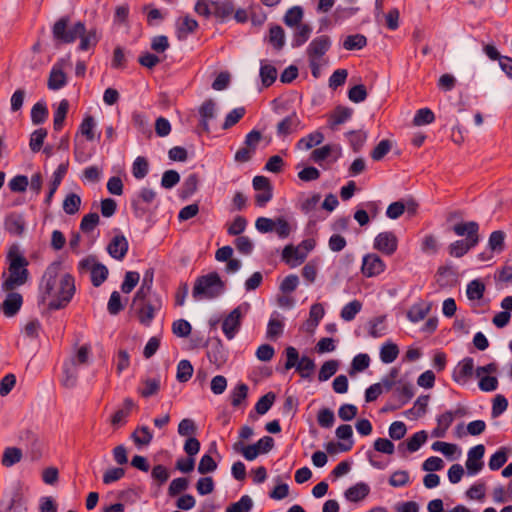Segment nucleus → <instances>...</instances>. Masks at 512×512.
<instances>
[{
    "instance_id": "c85d7f7f",
    "label": "nucleus",
    "mask_w": 512,
    "mask_h": 512,
    "mask_svg": "<svg viewBox=\"0 0 512 512\" xmlns=\"http://www.w3.org/2000/svg\"><path fill=\"white\" fill-rule=\"evenodd\" d=\"M370 492V488L368 484L364 482H359L351 487H349L344 495L348 501L351 502H359L366 498Z\"/></svg>"
},
{
    "instance_id": "e433bc0d",
    "label": "nucleus",
    "mask_w": 512,
    "mask_h": 512,
    "mask_svg": "<svg viewBox=\"0 0 512 512\" xmlns=\"http://www.w3.org/2000/svg\"><path fill=\"white\" fill-rule=\"evenodd\" d=\"M69 110V102L63 99L56 111L54 112L53 127L55 131H60L63 128L65 118Z\"/></svg>"
},
{
    "instance_id": "f8f14e48",
    "label": "nucleus",
    "mask_w": 512,
    "mask_h": 512,
    "mask_svg": "<svg viewBox=\"0 0 512 512\" xmlns=\"http://www.w3.org/2000/svg\"><path fill=\"white\" fill-rule=\"evenodd\" d=\"M242 312L240 307L234 308L223 320L222 330L227 339L235 337L241 326Z\"/></svg>"
},
{
    "instance_id": "0e129e2a",
    "label": "nucleus",
    "mask_w": 512,
    "mask_h": 512,
    "mask_svg": "<svg viewBox=\"0 0 512 512\" xmlns=\"http://www.w3.org/2000/svg\"><path fill=\"white\" fill-rule=\"evenodd\" d=\"M252 506V499L248 495H243L239 501L230 504L226 512H249Z\"/></svg>"
},
{
    "instance_id": "79ce46f5",
    "label": "nucleus",
    "mask_w": 512,
    "mask_h": 512,
    "mask_svg": "<svg viewBox=\"0 0 512 512\" xmlns=\"http://www.w3.org/2000/svg\"><path fill=\"white\" fill-rule=\"evenodd\" d=\"M399 354V348L397 344L392 342L385 343L380 350V358L383 363H392Z\"/></svg>"
},
{
    "instance_id": "9d476101",
    "label": "nucleus",
    "mask_w": 512,
    "mask_h": 512,
    "mask_svg": "<svg viewBox=\"0 0 512 512\" xmlns=\"http://www.w3.org/2000/svg\"><path fill=\"white\" fill-rule=\"evenodd\" d=\"M373 247L382 254L391 256L397 251L398 239L393 232H381L375 237Z\"/></svg>"
},
{
    "instance_id": "393cba45",
    "label": "nucleus",
    "mask_w": 512,
    "mask_h": 512,
    "mask_svg": "<svg viewBox=\"0 0 512 512\" xmlns=\"http://www.w3.org/2000/svg\"><path fill=\"white\" fill-rule=\"evenodd\" d=\"M432 308V303H425L424 301H419L415 303L408 311L407 318L413 322H419L423 320Z\"/></svg>"
},
{
    "instance_id": "72a5a7b5",
    "label": "nucleus",
    "mask_w": 512,
    "mask_h": 512,
    "mask_svg": "<svg viewBox=\"0 0 512 512\" xmlns=\"http://www.w3.org/2000/svg\"><path fill=\"white\" fill-rule=\"evenodd\" d=\"M325 314L324 307L320 303H315L310 307L309 319L307 320V330L312 332L318 326Z\"/></svg>"
},
{
    "instance_id": "aec40b11",
    "label": "nucleus",
    "mask_w": 512,
    "mask_h": 512,
    "mask_svg": "<svg viewBox=\"0 0 512 512\" xmlns=\"http://www.w3.org/2000/svg\"><path fill=\"white\" fill-rule=\"evenodd\" d=\"M474 361L471 357H466L460 361L453 371L452 378L455 382H465L473 375Z\"/></svg>"
},
{
    "instance_id": "6e6552de",
    "label": "nucleus",
    "mask_w": 512,
    "mask_h": 512,
    "mask_svg": "<svg viewBox=\"0 0 512 512\" xmlns=\"http://www.w3.org/2000/svg\"><path fill=\"white\" fill-rule=\"evenodd\" d=\"M262 140V134L258 130H252L246 137L243 146L236 152L235 160H250L255 156L256 150Z\"/></svg>"
},
{
    "instance_id": "a211bd4d",
    "label": "nucleus",
    "mask_w": 512,
    "mask_h": 512,
    "mask_svg": "<svg viewBox=\"0 0 512 512\" xmlns=\"http://www.w3.org/2000/svg\"><path fill=\"white\" fill-rule=\"evenodd\" d=\"M156 197V193L148 188H143L140 190L138 194V199H134L132 201V210L136 217L141 218L143 217L149 209L146 207L141 206V201L146 203H151Z\"/></svg>"
},
{
    "instance_id": "49530a36",
    "label": "nucleus",
    "mask_w": 512,
    "mask_h": 512,
    "mask_svg": "<svg viewBox=\"0 0 512 512\" xmlns=\"http://www.w3.org/2000/svg\"><path fill=\"white\" fill-rule=\"evenodd\" d=\"M367 45V39L362 34L349 35L343 42L346 50H360Z\"/></svg>"
},
{
    "instance_id": "13d9d810",
    "label": "nucleus",
    "mask_w": 512,
    "mask_h": 512,
    "mask_svg": "<svg viewBox=\"0 0 512 512\" xmlns=\"http://www.w3.org/2000/svg\"><path fill=\"white\" fill-rule=\"evenodd\" d=\"M369 364L370 357L368 354H358L352 360L349 374L353 375L354 373L362 372L369 367Z\"/></svg>"
},
{
    "instance_id": "dca6fc26",
    "label": "nucleus",
    "mask_w": 512,
    "mask_h": 512,
    "mask_svg": "<svg viewBox=\"0 0 512 512\" xmlns=\"http://www.w3.org/2000/svg\"><path fill=\"white\" fill-rule=\"evenodd\" d=\"M3 225L10 235L21 236L25 231L26 223L21 214L11 212L5 216Z\"/></svg>"
},
{
    "instance_id": "f257e3e1",
    "label": "nucleus",
    "mask_w": 512,
    "mask_h": 512,
    "mask_svg": "<svg viewBox=\"0 0 512 512\" xmlns=\"http://www.w3.org/2000/svg\"><path fill=\"white\" fill-rule=\"evenodd\" d=\"M62 268V261L52 262L45 270L39 285L41 300L53 297L48 303L49 310H60L68 306L75 294V278L72 274L66 273L58 281L59 272Z\"/></svg>"
},
{
    "instance_id": "ddd939ff",
    "label": "nucleus",
    "mask_w": 512,
    "mask_h": 512,
    "mask_svg": "<svg viewBox=\"0 0 512 512\" xmlns=\"http://www.w3.org/2000/svg\"><path fill=\"white\" fill-rule=\"evenodd\" d=\"M353 115L350 107L338 105L327 115V124L331 130H336L341 124L347 122Z\"/></svg>"
},
{
    "instance_id": "cd10ccee",
    "label": "nucleus",
    "mask_w": 512,
    "mask_h": 512,
    "mask_svg": "<svg viewBox=\"0 0 512 512\" xmlns=\"http://www.w3.org/2000/svg\"><path fill=\"white\" fill-rule=\"evenodd\" d=\"M135 403L132 398H125L123 401V408L116 410L112 415L110 422L113 426L119 425L120 423H126V418L131 414Z\"/></svg>"
},
{
    "instance_id": "20e7f679",
    "label": "nucleus",
    "mask_w": 512,
    "mask_h": 512,
    "mask_svg": "<svg viewBox=\"0 0 512 512\" xmlns=\"http://www.w3.org/2000/svg\"><path fill=\"white\" fill-rule=\"evenodd\" d=\"M452 230L458 236L466 235V239L457 240L449 245V254L453 257L464 256L479 242V224L475 221L459 222L453 226Z\"/></svg>"
},
{
    "instance_id": "2f4dec72",
    "label": "nucleus",
    "mask_w": 512,
    "mask_h": 512,
    "mask_svg": "<svg viewBox=\"0 0 512 512\" xmlns=\"http://www.w3.org/2000/svg\"><path fill=\"white\" fill-rule=\"evenodd\" d=\"M109 274L108 268L100 263L94 262L91 267V283L94 287H99L105 282Z\"/></svg>"
},
{
    "instance_id": "4d7b16f0",
    "label": "nucleus",
    "mask_w": 512,
    "mask_h": 512,
    "mask_svg": "<svg viewBox=\"0 0 512 512\" xmlns=\"http://www.w3.org/2000/svg\"><path fill=\"white\" fill-rule=\"evenodd\" d=\"M246 109L244 107H238L230 111L225 117L222 128L224 130L230 129L236 125L245 115Z\"/></svg>"
},
{
    "instance_id": "8fccbe9b",
    "label": "nucleus",
    "mask_w": 512,
    "mask_h": 512,
    "mask_svg": "<svg viewBox=\"0 0 512 512\" xmlns=\"http://www.w3.org/2000/svg\"><path fill=\"white\" fill-rule=\"evenodd\" d=\"M276 399V395L274 392L270 391L259 398L257 403L255 404V410L258 414L263 415L267 413L272 407L274 401Z\"/></svg>"
},
{
    "instance_id": "7c9ffc66",
    "label": "nucleus",
    "mask_w": 512,
    "mask_h": 512,
    "mask_svg": "<svg viewBox=\"0 0 512 512\" xmlns=\"http://www.w3.org/2000/svg\"><path fill=\"white\" fill-rule=\"evenodd\" d=\"M234 12V5L231 1H213L212 15L224 20Z\"/></svg>"
},
{
    "instance_id": "69168bd1",
    "label": "nucleus",
    "mask_w": 512,
    "mask_h": 512,
    "mask_svg": "<svg viewBox=\"0 0 512 512\" xmlns=\"http://www.w3.org/2000/svg\"><path fill=\"white\" fill-rule=\"evenodd\" d=\"M192 331L191 324L185 319H178L172 324V332L181 338L188 337Z\"/></svg>"
},
{
    "instance_id": "37998d69",
    "label": "nucleus",
    "mask_w": 512,
    "mask_h": 512,
    "mask_svg": "<svg viewBox=\"0 0 512 512\" xmlns=\"http://www.w3.org/2000/svg\"><path fill=\"white\" fill-rule=\"evenodd\" d=\"M198 28V22L190 16H184L178 24V37H186Z\"/></svg>"
},
{
    "instance_id": "052dcab7",
    "label": "nucleus",
    "mask_w": 512,
    "mask_h": 512,
    "mask_svg": "<svg viewBox=\"0 0 512 512\" xmlns=\"http://www.w3.org/2000/svg\"><path fill=\"white\" fill-rule=\"evenodd\" d=\"M361 308V302L358 300H353L342 308L340 316L345 321H351L355 318L356 314L361 310Z\"/></svg>"
},
{
    "instance_id": "f704fd0d",
    "label": "nucleus",
    "mask_w": 512,
    "mask_h": 512,
    "mask_svg": "<svg viewBox=\"0 0 512 512\" xmlns=\"http://www.w3.org/2000/svg\"><path fill=\"white\" fill-rule=\"evenodd\" d=\"M131 438L135 445L146 446L151 442L153 434L147 426H137L132 433Z\"/></svg>"
},
{
    "instance_id": "c756f323",
    "label": "nucleus",
    "mask_w": 512,
    "mask_h": 512,
    "mask_svg": "<svg viewBox=\"0 0 512 512\" xmlns=\"http://www.w3.org/2000/svg\"><path fill=\"white\" fill-rule=\"evenodd\" d=\"M453 421L454 414H452V411L442 413L437 417V426L432 431V435L439 438L444 437Z\"/></svg>"
},
{
    "instance_id": "c9c22d12",
    "label": "nucleus",
    "mask_w": 512,
    "mask_h": 512,
    "mask_svg": "<svg viewBox=\"0 0 512 512\" xmlns=\"http://www.w3.org/2000/svg\"><path fill=\"white\" fill-rule=\"evenodd\" d=\"M323 139L324 135L319 131H315L301 138L297 142V148L301 150H309L314 146L319 145L323 141Z\"/></svg>"
},
{
    "instance_id": "3c124183",
    "label": "nucleus",
    "mask_w": 512,
    "mask_h": 512,
    "mask_svg": "<svg viewBox=\"0 0 512 512\" xmlns=\"http://www.w3.org/2000/svg\"><path fill=\"white\" fill-rule=\"evenodd\" d=\"M339 362L337 360H328L324 362L318 373L319 381H327L330 379L338 370Z\"/></svg>"
},
{
    "instance_id": "423d86ee",
    "label": "nucleus",
    "mask_w": 512,
    "mask_h": 512,
    "mask_svg": "<svg viewBox=\"0 0 512 512\" xmlns=\"http://www.w3.org/2000/svg\"><path fill=\"white\" fill-rule=\"evenodd\" d=\"M225 284L217 272H210L199 276L193 287L194 298L213 299L218 297L224 291Z\"/></svg>"
},
{
    "instance_id": "7ed1b4c3",
    "label": "nucleus",
    "mask_w": 512,
    "mask_h": 512,
    "mask_svg": "<svg viewBox=\"0 0 512 512\" xmlns=\"http://www.w3.org/2000/svg\"><path fill=\"white\" fill-rule=\"evenodd\" d=\"M7 261L9 276L2 283V289L6 292L25 284L29 277L27 269L29 261L21 253L18 245L13 244L10 246L7 253Z\"/></svg>"
},
{
    "instance_id": "b1692460",
    "label": "nucleus",
    "mask_w": 512,
    "mask_h": 512,
    "mask_svg": "<svg viewBox=\"0 0 512 512\" xmlns=\"http://www.w3.org/2000/svg\"><path fill=\"white\" fill-rule=\"evenodd\" d=\"M160 388L161 384L158 378L147 377L142 379L141 386L138 387L137 392L142 398H149L157 395Z\"/></svg>"
},
{
    "instance_id": "a19ab883",
    "label": "nucleus",
    "mask_w": 512,
    "mask_h": 512,
    "mask_svg": "<svg viewBox=\"0 0 512 512\" xmlns=\"http://www.w3.org/2000/svg\"><path fill=\"white\" fill-rule=\"evenodd\" d=\"M194 368L189 360H181L177 366L176 379L180 383H186L193 375Z\"/></svg>"
},
{
    "instance_id": "4c0bfd02",
    "label": "nucleus",
    "mask_w": 512,
    "mask_h": 512,
    "mask_svg": "<svg viewBox=\"0 0 512 512\" xmlns=\"http://www.w3.org/2000/svg\"><path fill=\"white\" fill-rule=\"evenodd\" d=\"M260 77L263 86L270 87L276 81L277 69L271 64L262 62L260 68Z\"/></svg>"
},
{
    "instance_id": "774afa93",
    "label": "nucleus",
    "mask_w": 512,
    "mask_h": 512,
    "mask_svg": "<svg viewBox=\"0 0 512 512\" xmlns=\"http://www.w3.org/2000/svg\"><path fill=\"white\" fill-rule=\"evenodd\" d=\"M217 468V462L209 454H204L198 464V472L202 475H206L215 471Z\"/></svg>"
},
{
    "instance_id": "58836bf2",
    "label": "nucleus",
    "mask_w": 512,
    "mask_h": 512,
    "mask_svg": "<svg viewBox=\"0 0 512 512\" xmlns=\"http://www.w3.org/2000/svg\"><path fill=\"white\" fill-rule=\"evenodd\" d=\"M22 458V451L17 447H7L2 455V465L5 467H11L16 463L20 462Z\"/></svg>"
},
{
    "instance_id": "473e14b6",
    "label": "nucleus",
    "mask_w": 512,
    "mask_h": 512,
    "mask_svg": "<svg viewBox=\"0 0 512 512\" xmlns=\"http://www.w3.org/2000/svg\"><path fill=\"white\" fill-rule=\"evenodd\" d=\"M268 41L275 50H281L285 44L284 29L279 25L271 26L269 29Z\"/></svg>"
},
{
    "instance_id": "a18cd8bd",
    "label": "nucleus",
    "mask_w": 512,
    "mask_h": 512,
    "mask_svg": "<svg viewBox=\"0 0 512 512\" xmlns=\"http://www.w3.org/2000/svg\"><path fill=\"white\" fill-rule=\"evenodd\" d=\"M48 117V109L44 102H37L31 109V121L34 125L45 122Z\"/></svg>"
},
{
    "instance_id": "5fc2aeb1",
    "label": "nucleus",
    "mask_w": 512,
    "mask_h": 512,
    "mask_svg": "<svg viewBox=\"0 0 512 512\" xmlns=\"http://www.w3.org/2000/svg\"><path fill=\"white\" fill-rule=\"evenodd\" d=\"M349 144L351 145L354 151H359L364 145L367 135L362 130H353L349 131L346 134Z\"/></svg>"
},
{
    "instance_id": "ea45409f",
    "label": "nucleus",
    "mask_w": 512,
    "mask_h": 512,
    "mask_svg": "<svg viewBox=\"0 0 512 512\" xmlns=\"http://www.w3.org/2000/svg\"><path fill=\"white\" fill-rule=\"evenodd\" d=\"M311 32H312V28L310 25H308V24L298 25V28L295 31L294 36H293L292 46L300 47L303 44H305L308 41V39L310 38Z\"/></svg>"
},
{
    "instance_id": "680f3d73",
    "label": "nucleus",
    "mask_w": 512,
    "mask_h": 512,
    "mask_svg": "<svg viewBox=\"0 0 512 512\" xmlns=\"http://www.w3.org/2000/svg\"><path fill=\"white\" fill-rule=\"evenodd\" d=\"M434 120H435V115H434L433 111L429 108H422L416 112V114L413 118V124L416 126H422V125L430 124V123L434 122Z\"/></svg>"
},
{
    "instance_id": "09e8293b",
    "label": "nucleus",
    "mask_w": 512,
    "mask_h": 512,
    "mask_svg": "<svg viewBox=\"0 0 512 512\" xmlns=\"http://www.w3.org/2000/svg\"><path fill=\"white\" fill-rule=\"evenodd\" d=\"M303 18V9L300 6H294L287 10L284 16V23L289 27L300 25Z\"/></svg>"
},
{
    "instance_id": "338daca9",
    "label": "nucleus",
    "mask_w": 512,
    "mask_h": 512,
    "mask_svg": "<svg viewBox=\"0 0 512 512\" xmlns=\"http://www.w3.org/2000/svg\"><path fill=\"white\" fill-rule=\"evenodd\" d=\"M140 279V275L136 271H129L125 274L124 281L121 285V291L125 294L132 292Z\"/></svg>"
},
{
    "instance_id": "9b49d317",
    "label": "nucleus",
    "mask_w": 512,
    "mask_h": 512,
    "mask_svg": "<svg viewBox=\"0 0 512 512\" xmlns=\"http://www.w3.org/2000/svg\"><path fill=\"white\" fill-rule=\"evenodd\" d=\"M395 392L398 394V403L387 402L381 409L382 412L396 411L407 404L414 396V390L410 383L397 387Z\"/></svg>"
},
{
    "instance_id": "6ab92c4d",
    "label": "nucleus",
    "mask_w": 512,
    "mask_h": 512,
    "mask_svg": "<svg viewBox=\"0 0 512 512\" xmlns=\"http://www.w3.org/2000/svg\"><path fill=\"white\" fill-rule=\"evenodd\" d=\"M300 124L301 120L298 117L297 113L292 112L277 124V134L281 137H286L292 134L293 132L297 131Z\"/></svg>"
},
{
    "instance_id": "864d4df0",
    "label": "nucleus",
    "mask_w": 512,
    "mask_h": 512,
    "mask_svg": "<svg viewBox=\"0 0 512 512\" xmlns=\"http://www.w3.org/2000/svg\"><path fill=\"white\" fill-rule=\"evenodd\" d=\"M484 292H485V285L479 279L472 280L467 286L466 293H467V297L469 300L481 299L484 295Z\"/></svg>"
},
{
    "instance_id": "f03ea898",
    "label": "nucleus",
    "mask_w": 512,
    "mask_h": 512,
    "mask_svg": "<svg viewBox=\"0 0 512 512\" xmlns=\"http://www.w3.org/2000/svg\"><path fill=\"white\" fill-rule=\"evenodd\" d=\"M70 18L64 16L59 18L52 27L53 38L61 44H70L80 39L79 49L87 51L94 48L99 42L97 30L95 28L86 30L83 22H76L71 28H68Z\"/></svg>"
},
{
    "instance_id": "de8ad7c7",
    "label": "nucleus",
    "mask_w": 512,
    "mask_h": 512,
    "mask_svg": "<svg viewBox=\"0 0 512 512\" xmlns=\"http://www.w3.org/2000/svg\"><path fill=\"white\" fill-rule=\"evenodd\" d=\"M156 308L149 302L144 303L137 310V317L141 324L148 326L155 316Z\"/></svg>"
},
{
    "instance_id": "f3484780",
    "label": "nucleus",
    "mask_w": 512,
    "mask_h": 512,
    "mask_svg": "<svg viewBox=\"0 0 512 512\" xmlns=\"http://www.w3.org/2000/svg\"><path fill=\"white\" fill-rule=\"evenodd\" d=\"M427 437L428 435L425 430L418 431L405 441L399 443L398 451L402 455H405L406 452H415L426 442Z\"/></svg>"
},
{
    "instance_id": "4468645a",
    "label": "nucleus",
    "mask_w": 512,
    "mask_h": 512,
    "mask_svg": "<svg viewBox=\"0 0 512 512\" xmlns=\"http://www.w3.org/2000/svg\"><path fill=\"white\" fill-rule=\"evenodd\" d=\"M485 453V447L483 444H478L470 449L468 453V459L466 461L467 473L470 475L478 473L483 467L482 458Z\"/></svg>"
},
{
    "instance_id": "39448f33",
    "label": "nucleus",
    "mask_w": 512,
    "mask_h": 512,
    "mask_svg": "<svg viewBox=\"0 0 512 512\" xmlns=\"http://www.w3.org/2000/svg\"><path fill=\"white\" fill-rule=\"evenodd\" d=\"M330 48V37L328 35H320L315 37L306 49L311 74L316 79L320 77L321 68L327 63L326 54Z\"/></svg>"
},
{
    "instance_id": "c03bdc74",
    "label": "nucleus",
    "mask_w": 512,
    "mask_h": 512,
    "mask_svg": "<svg viewBox=\"0 0 512 512\" xmlns=\"http://www.w3.org/2000/svg\"><path fill=\"white\" fill-rule=\"evenodd\" d=\"M248 396V386L245 383L237 384L230 394V401L233 407H238Z\"/></svg>"
},
{
    "instance_id": "bf43d9fd",
    "label": "nucleus",
    "mask_w": 512,
    "mask_h": 512,
    "mask_svg": "<svg viewBox=\"0 0 512 512\" xmlns=\"http://www.w3.org/2000/svg\"><path fill=\"white\" fill-rule=\"evenodd\" d=\"M47 137V130L44 128H39L35 130L31 136L29 141V147L33 152H38L43 146L44 140Z\"/></svg>"
},
{
    "instance_id": "1a4fd4ad",
    "label": "nucleus",
    "mask_w": 512,
    "mask_h": 512,
    "mask_svg": "<svg viewBox=\"0 0 512 512\" xmlns=\"http://www.w3.org/2000/svg\"><path fill=\"white\" fill-rule=\"evenodd\" d=\"M385 269V262L376 253L366 254L362 259L361 273L366 278L376 277L383 273Z\"/></svg>"
},
{
    "instance_id": "5701e85b",
    "label": "nucleus",
    "mask_w": 512,
    "mask_h": 512,
    "mask_svg": "<svg viewBox=\"0 0 512 512\" xmlns=\"http://www.w3.org/2000/svg\"><path fill=\"white\" fill-rule=\"evenodd\" d=\"M69 166V162H61L59 166L57 167L56 171L53 174V179L49 184V191L47 193L45 202L49 204L51 202V199L56 192L58 186L60 185L62 179L64 178L65 174L67 173Z\"/></svg>"
},
{
    "instance_id": "e2e57ef3",
    "label": "nucleus",
    "mask_w": 512,
    "mask_h": 512,
    "mask_svg": "<svg viewBox=\"0 0 512 512\" xmlns=\"http://www.w3.org/2000/svg\"><path fill=\"white\" fill-rule=\"evenodd\" d=\"M314 368V360L308 356H303L296 365V370L302 378H309Z\"/></svg>"
},
{
    "instance_id": "6e6d98bb",
    "label": "nucleus",
    "mask_w": 512,
    "mask_h": 512,
    "mask_svg": "<svg viewBox=\"0 0 512 512\" xmlns=\"http://www.w3.org/2000/svg\"><path fill=\"white\" fill-rule=\"evenodd\" d=\"M508 459V449L506 447H501L498 451H496L489 459V468L491 470L500 469Z\"/></svg>"
},
{
    "instance_id": "0eeeda50",
    "label": "nucleus",
    "mask_w": 512,
    "mask_h": 512,
    "mask_svg": "<svg viewBox=\"0 0 512 512\" xmlns=\"http://www.w3.org/2000/svg\"><path fill=\"white\" fill-rule=\"evenodd\" d=\"M274 447V439L264 436L254 444L245 445L242 441L233 444V449L242 454L247 461H253L260 454L268 453Z\"/></svg>"
},
{
    "instance_id": "bb28decb",
    "label": "nucleus",
    "mask_w": 512,
    "mask_h": 512,
    "mask_svg": "<svg viewBox=\"0 0 512 512\" xmlns=\"http://www.w3.org/2000/svg\"><path fill=\"white\" fill-rule=\"evenodd\" d=\"M23 303L22 295L19 293H9L3 302V312L7 317H12L18 313Z\"/></svg>"
},
{
    "instance_id": "4be33fe9",
    "label": "nucleus",
    "mask_w": 512,
    "mask_h": 512,
    "mask_svg": "<svg viewBox=\"0 0 512 512\" xmlns=\"http://www.w3.org/2000/svg\"><path fill=\"white\" fill-rule=\"evenodd\" d=\"M215 101L206 99L199 107L200 125L205 132H209V121L215 116Z\"/></svg>"
},
{
    "instance_id": "603ef678",
    "label": "nucleus",
    "mask_w": 512,
    "mask_h": 512,
    "mask_svg": "<svg viewBox=\"0 0 512 512\" xmlns=\"http://www.w3.org/2000/svg\"><path fill=\"white\" fill-rule=\"evenodd\" d=\"M81 198L75 193L68 194L63 200V210L68 215H73L79 211Z\"/></svg>"
},
{
    "instance_id": "a878e982",
    "label": "nucleus",
    "mask_w": 512,
    "mask_h": 512,
    "mask_svg": "<svg viewBox=\"0 0 512 512\" xmlns=\"http://www.w3.org/2000/svg\"><path fill=\"white\" fill-rule=\"evenodd\" d=\"M67 83V77L62 67L58 64L54 65L50 71L48 78V88L50 90H59Z\"/></svg>"
},
{
    "instance_id": "412c9836",
    "label": "nucleus",
    "mask_w": 512,
    "mask_h": 512,
    "mask_svg": "<svg viewBox=\"0 0 512 512\" xmlns=\"http://www.w3.org/2000/svg\"><path fill=\"white\" fill-rule=\"evenodd\" d=\"M306 256V252L299 251L298 247L292 244L286 245L282 251V260L290 267H295L303 263Z\"/></svg>"
},
{
    "instance_id": "2eb2a0df",
    "label": "nucleus",
    "mask_w": 512,
    "mask_h": 512,
    "mask_svg": "<svg viewBox=\"0 0 512 512\" xmlns=\"http://www.w3.org/2000/svg\"><path fill=\"white\" fill-rule=\"evenodd\" d=\"M129 249V243L123 234L115 235L107 245V252L116 259L122 260Z\"/></svg>"
}]
</instances>
